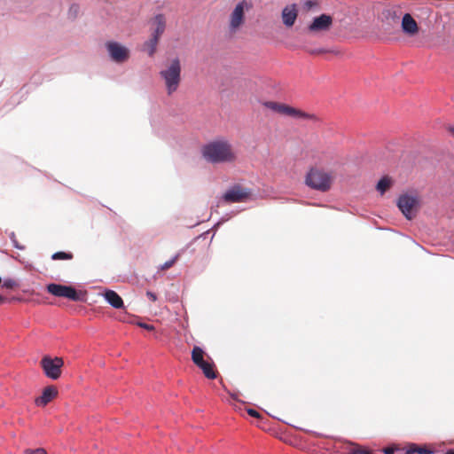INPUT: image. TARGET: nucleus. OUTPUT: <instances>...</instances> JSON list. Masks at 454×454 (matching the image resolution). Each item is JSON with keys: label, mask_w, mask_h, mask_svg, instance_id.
Returning a JSON list of instances; mask_svg holds the SVG:
<instances>
[{"label": "nucleus", "mask_w": 454, "mask_h": 454, "mask_svg": "<svg viewBox=\"0 0 454 454\" xmlns=\"http://www.w3.org/2000/svg\"><path fill=\"white\" fill-rule=\"evenodd\" d=\"M204 159L210 163H232L237 160V153L232 145L225 139H217L205 145L202 148Z\"/></svg>", "instance_id": "obj_1"}, {"label": "nucleus", "mask_w": 454, "mask_h": 454, "mask_svg": "<svg viewBox=\"0 0 454 454\" xmlns=\"http://www.w3.org/2000/svg\"><path fill=\"white\" fill-rule=\"evenodd\" d=\"M181 62L176 58L167 63L160 71V76L164 82L167 94L168 96L176 92L181 83Z\"/></svg>", "instance_id": "obj_2"}, {"label": "nucleus", "mask_w": 454, "mask_h": 454, "mask_svg": "<svg viewBox=\"0 0 454 454\" xmlns=\"http://www.w3.org/2000/svg\"><path fill=\"white\" fill-rule=\"evenodd\" d=\"M305 184L309 188L322 192H328L333 182L331 172L317 167L309 168L305 176Z\"/></svg>", "instance_id": "obj_3"}, {"label": "nucleus", "mask_w": 454, "mask_h": 454, "mask_svg": "<svg viewBox=\"0 0 454 454\" xmlns=\"http://www.w3.org/2000/svg\"><path fill=\"white\" fill-rule=\"evenodd\" d=\"M262 106L268 109H270L274 113L281 114L283 116L292 117L296 120H309L317 121L318 118L316 114L304 112L299 108L293 107L289 105L276 102V101H265Z\"/></svg>", "instance_id": "obj_4"}, {"label": "nucleus", "mask_w": 454, "mask_h": 454, "mask_svg": "<svg viewBox=\"0 0 454 454\" xmlns=\"http://www.w3.org/2000/svg\"><path fill=\"white\" fill-rule=\"evenodd\" d=\"M192 361L202 371L206 378L214 380L217 377V372L215 370L214 363L201 348L198 346L193 347L192 350Z\"/></svg>", "instance_id": "obj_5"}, {"label": "nucleus", "mask_w": 454, "mask_h": 454, "mask_svg": "<svg viewBox=\"0 0 454 454\" xmlns=\"http://www.w3.org/2000/svg\"><path fill=\"white\" fill-rule=\"evenodd\" d=\"M46 290L49 294L56 297L67 298L74 301H82L84 300V294L77 292L71 286L51 283L46 286Z\"/></svg>", "instance_id": "obj_6"}, {"label": "nucleus", "mask_w": 454, "mask_h": 454, "mask_svg": "<svg viewBox=\"0 0 454 454\" xmlns=\"http://www.w3.org/2000/svg\"><path fill=\"white\" fill-rule=\"evenodd\" d=\"M397 206L403 215L411 220L416 215L419 201L416 196L403 194L399 197Z\"/></svg>", "instance_id": "obj_7"}, {"label": "nucleus", "mask_w": 454, "mask_h": 454, "mask_svg": "<svg viewBox=\"0 0 454 454\" xmlns=\"http://www.w3.org/2000/svg\"><path fill=\"white\" fill-rule=\"evenodd\" d=\"M251 190L240 184H235L228 189L223 195L226 203L246 202L251 197Z\"/></svg>", "instance_id": "obj_8"}, {"label": "nucleus", "mask_w": 454, "mask_h": 454, "mask_svg": "<svg viewBox=\"0 0 454 454\" xmlns=\"http://www.w3.org/2000/svg\"><path fill=\"white\" fill-rule=\"evenodd\" d=\"M64 361L61 357L52 358L46 356L41 360V366L45 375L51 380H57L60 377Z\"/></svg>", "instance_id": "obj_9"}, {"label": "nucleus", "mask_w": 454, "mask_h": 454, "mask_svg": "<svg viewBox=\"0 0 454 454\" xmlns=\"http://www.w3.org/2000/svg\"><path fill=\"white\" fill-rule=\"evenodd\" d=\"M106 49L111 59L116 63H123L129 58V51L125 46L116 42H107Z\"/></svg>", "instance_id": "obj_10"}, {"label": "nucleus", "mask_w": 454, "mask_h": 454, "mask_svg": "<svg viewBox=\"0 0 454 454\" xmlns=\"http://www.w3.org/2000/svg\"><path fill=\"white\" fill-rule=\"evenodd\" d=\"M247 5L245 0L239 2L233 12L231 14L230 18V29L231 32H236L239 27L244 22V11L245 7Z\"/></svg>", "instance_id": "obj_11"}, {"label": "nucleus", "mask_w": 454, "mask_h": 454, "mask_svg": "<svg viewBox=\"0 0 454 454\" xmlns=\"http://www.w3.org/2000/svg\"><path fill=\"white\" fill-rule=\"evenodd\" d=\"M333 25V18L328 14H321L316 17L308 27L309 32L319 33L328 31Z\"/></svg>", "instance_id": "obj_12"}, {"label": "nucleus", "mask_w": 454, "mask_h": 454, "mask_svg": "<svg viewBox=\"0 0 454 454\" xmlns=\"http://www.w3.org/2000/svg\"><path fill=\"white\" fill-rule=\"evenodd\" d=\"M265 432L288 444H295L296 438L287 427H266Z\"/></svg>", "instance_id": "obj_13"}, {"label": "nucleus", "mask_w": 454, "mask_h": 454, "mask_svg": "<svg viewBox=\"0 0 454 454\" xmlns=\"http://www.w3.org/2000/svg\"><path fill=\"white\" fill-rule=\"evenodd\" d=\"M58 395V389L54 386H48L43 388L42 395L35 399V403L38 407H44Z\"/></svg>", "instance_id": "obj_14"}, {"label": "nucleus", "mask_w": 454, "mask_h": 454, "mask_svg": "<svg viewBox=\"0 0 454 454\" xmlns=\"http://www.w3.org/2000/svg\"><path fill=\"white\" fill-rule=\"evenodd\" d=\"M401 26L403 32L410 36H414L419 32L418 23L410 13L403 15Z\"/></svg>", "instance_id": "obj_15"}, {"label": "nucleus", "mask_w": 454, "mask_h": 454, "mask_svg": "<svg viewBox=\"0 0 454 454\" xmlns=\"http://www.w3.org/2000/svg\"><path fill=\"white\" fill-rule=\"evenodd\" d=\"M152 35L160 38L166 28V19L164 15L158 14L152 20Z\"/></svg>", "instance_id": "obj_16"}, {"label": "nucleus", "mask_w": 454, "mask_h": 454, "mask_svg": "<svg viewBox=\"0 0 454 454\" xmlns=\"http://www.w3.org/2000/svg\"><path fill=\"white\" fill-rule=\"evenodd\" d=\"M297 18V11L294 6H287L282 12L283 23L286 27H292Z\"/></svg>", "instance_id": "obj_17"}, {"label": "nucleus", "mask_w": 454, "mask_h": 454, "mask_svg": "<svg viewBox=\"0 0 454 454\" xmlns=\"http://www.w3.org/2000/svg\"><path fill=\"white\" fill-rule=\"evenodd\" d=\"M107 302L115 309L123 307V301L121 297L113 290H107L104 294Z\"/></svg>", "instance_id": "obj_18"}, {"label": "nucleus", "mask_w": 454, "mask_h": 454, "mask_svg": "<svg viewBox=\"0 0 454 454\" xmlns=\"http://www.w3.org/2000/svg\"><path fill=\"white\" fill-rule=\"evenodd\" d=\"M160 38L151 35V38L144 43V51L148 53L149 56H153L156 51L157 45Z\"/></svg>", "instance_id": "obj_19"}, {"label": "nucleus", "mask_w": 454, "mask_h": 454, "mask_svg": "<svg viewBox=\"0 0 454 454\" xmlns=\"http://www.w3.org/2000/svg\"><path fill=\"white\" fill-rule=\"evenodd\" d=\"M431 454L432 450L427 449V446H419L415 443H410L405 450V454Z\"/></svg>", "instance_id": "obj_20"}, {"label": "nucleus", "mask_w": 454, "mask_h": 454, "mask_svg": "<svg viewBox=\"0 0 454 454\" xmlns=\"http://www.w3.org/2000/svg\"><path fill=\"white\" fill-rule=\"evenodd\" d=\"M392 184V179L386 176L378 182L376 189L380 192V194H384L391 187Z\"/></svg>", "instance_id": "obj_21"}, {"label": "nucleus", "mask_w": 454, "mask_h": 454, "mask_svg": "<svg viewBox=\"0 0 454 454\" xmlns=\"http://www.w3.org/2000/svg\"><path fill=\"white\" fill-rule=\"evenodd\" d=\"M52 260H71L73 259L72 253L56 252L51 255Z\"/></svg>", "instance_id": "obj_22"}, {"label": "nucleus", "mask_w": 454, "mask_h": 454, "mask_svg": "<svg viewBox=\"0 0 454 454\" xmlns=\"http://www.w3.org/2000/svg\"><path fill=\"white\" fill-rule=\"evenodd\" d=\"M178 258H179V254H176L171 260H169V261L166 262L165 263H163L162 265H160L159 267V270H168L176 263V262L178 260Z\"/></svg>", "instance_id": "obj_23"}, {"label": "nucleus", "mask_w": 454, "mask_h": 454, "mask_svg": "<svg viewBox=\"0 0 454 454\" xmlns=\"http://www.w3.org/2000/svg\"><path fill=\"white\" fill-rule=\"evenodd\" d=\"M16 286H17L16 281L13 279H11V278L5 279L3 284V286H4L6 288H10V289L15 287Z\"/></svg>", "instance_id": "obj_24"}, {"label": "nucleus", "mask_w": 454, "mask_h": 454, "mask_svg": "<svg viewBox=\"0 0 454 454\" xmlns=\"http://www.w3.org/2000/svg\"><path fill=\"white\" fill-rule=\"evenodd\" d=\"M25 454H47L43 449L27 450Z\"/></svg>", "instance_id": "obj_25"}, {"label": "nucleus", "mask_w": 454, "mask_h": 454, "mask_svg": "<svg viewBox=\"0 0 454 454\" xmlns=\"http://www.w3.org/2000/svg\"><path fill=\"white\" fill-rule=\"evenodd\" d=\"M78 12H79V6L76 5V4H74L70 7L69 9V14L73 17V18H75L78 14Z\"/></svg>", "instance_id": "obj_26"}, {"label": "nucleus", "mask_w": 454, "mask_h": 454, "mask_svg": "<svg viewBox=\"0 0 454 454\" xmlns=\"http://www.w3.org/2000/svg\"><path fill=\"white\" fill-rule=\"evenodd\" d=\"M138 326L145 329V330H148V331H153L154 330V326L153 325H148V324H145V323H138L137 324Z\"/></svg>", "instance_id": "obj_27"}, {"label": "nucleus", "mask_w": 454, "mask_h": 454, "mask_svg": "<svg viewBox=\"0 0 454 454\" xmlns=\"http://www.w3.org/2000/svg\"><path fill=\"white\" fill-rule=\"evenodd\" d=\"M247 413L252 416V417H254V418H261V414L255 411V410H253V409H249L247 411Z\"/></svg>", "instance_id": "obj_28"}, {"label": "nucleus", "mask_w": 454, "mask_h": 454, "mask_svg": "<svg viewBox=\"0 0 454 454\" xmlns=\"http://www.w3.org/2000/svg\"><path fill=\"white\" fill-rule=\"evenodd\" d=\"M146 295L152 301H155L157 300V295L153 292L148 291Z\"/></svg>", "instance_id": "obj_29"}, {"label": "nucleus", "mask_w": 454, "mask_h": 454, "mask_svg": "<svg viewBox=\"0 0 454 454\" xmlns=\"http://www.w3.org/2000/svg\"><path fill=\"white\" fill-rule=\"evenodd\" d=\"M446 129L449 134L454 137V126H448Z\"/></svg>", "instance_id": "obj_30"}, {"label": "nucleus", "mask_w": 454, "mask_h": 454, "mask_svg": "<svg viewBox=\"0 0 454 454\" xmlns=\"http://www.w3.org/2000/svg\"><path fill=\"white\" fill-rule=\"evenodd\" d=\"M395 450L392 448H387L384 450L385 454H394Z\"/></svg>", "instance_id": "obj_31"}, {"label": "nucleus", "mask_w": 454, "mask_h": 454, "mask_svg": "<svg viewBox=\"0 0 454 454\" xmlns=\"http://www.w3.org/2000/svg\"><path fill=\"white\" fill-rule=\"evenodd\" d=\"M324 52H326V51H325V50H317V51H311L312 54H321V53H324Z\"/></svg>", "instance_id": "obj_32"}, {"label": "nucleus", "mask_w": 454, "mask_h": 454, "mask_svg": "<svg viewBox=\"0 0 454 454\" xmlns=\"http://www.w3.org/2000/svg\"><path fill=\"white\" fill-rule=\"evenodd\" d=\"M6 301V298L0 295V304H3Z\"/></svg>", "instance_id": "obj_33"}, {"label": "nucleus", "mask_w": 454, "mask_h": 454, "mask_svg": "<svg viewBox=\"0 0 454 454\" xmlns=\"http://www.w3.org/2000/svg\"><path fill=\"white\" fill-rule=\"evenodd\" d=\"M446 454H454V450H450L446 452Z\"/></svg>", "instance_id": "obj_34"}, {"label": "nucleus", "mask_w": 454, "mask_h": 454, "mask_svg": "<svg viewBox=\"0 0 454 454\" xmlns=\"http://www.w3.org/2000/svg\"><path fill=\"white\" fill-rule=\"evenodd\" d=\"M307 5H309V7L312 6L311 1L307 2Z\"/></svg>", "instance_id": "obj_35"}]
</instances>
